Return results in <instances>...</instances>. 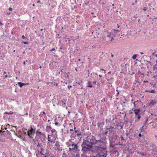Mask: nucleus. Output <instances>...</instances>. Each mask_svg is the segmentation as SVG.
I'll return each instance as SVG.
<instances>
[{
    "mask_svg": "<svg viewBox=\"0 0 157 157\" xmlns=\"http://www.w3.org/2000/svg\"><path fill=\"white\" fill-rule=\"evenodd\" d=\"M6 14H7L8 15H10V12H8V13H6Z\"/></svg>",
    "mask_w": 157,
    "mask_h": 157,
    "instance_id": "603ef678",
    "label": "nucleus"
},
{
    "mask_svg": "<svg viewBox=\"0 0 157 157\" xmlns=\"http://www.w3.org/2000/svg\"><path fill=\"white\" fill-rule=\"evenodd\" d=\"M108 133V131L107 130H106V129L103 132L102 134L103 136H105V135H107Z\"/></svg>",
    "mask_w": 157,
    "mask_h": 157,
    "instance_id": "f3484780",
    "label": "nucleus"
},
{
    "mask_svg": "<svg viewBox=\"0 0 157 157\" xmlns=\"http://www.w3.org/2000/svg\"><path fill=\"white\" fill-rule=\"evenodd\" d=\"M44 82L45 83H46L48 85V84H49V83H51V84L52 85H52L53 84V82Z\"/></svg>",
    "mask_w": 157,
    "mask_h": 157,
    "instance_id": "a878e982",
    "label": "nucleus"
},
{
    "mask_svg": "<svg viewBox=\"0 0 157 157\" xmlns=\"http://www.w3.org/2000/svg\"><path fill=\"white\" fill-rule=\"evenodd\" d=\"M101 70H102L103 71H105V69H101Z\"/></svg>",
    "mask_w": 157,
    "mask_h": 157,
    "instance_id": "3c124183",
    "label": "nucleus"
},
{
    "mask_svg": "<svg viewBox=\"0 0 157 157\" xmlns=\"http://www.w3.org/2000/svg\"><path fill=\"white\" fill-rule=\"evenodd\" d=\"M147 7H144V8L143 9V10L144 11H147Z\"/></svg>",
    "mask_w": 157,
    "mask_h": 157,
    "instance_id": "cd10ccee",
    "label": "nucleus"
},
{
    "mask_svg": "<svg viewBox=\"0 0 157 157\" xmlns=\"http://www.w3.org/2000/svg\"><path fill=\"white\" fill-rule=\"evenodd\" d=\"M137 17L136 16V15H134V16L133 17V18H137Z\"/></svg>",
    "mask_w": 157,
    "mask_h": 157,
    "instance_id": "8fccbe9b",
    "label": "nucleus"
},
{
    "mask_svg": "<svg viewBox=\"0 0 157 157\" xmlns=\"http://www.w3.org/2000/svg\"><path fill=\"white\" fill-rule=\"evenodd\" d=\"M51 131L52 132V133H53L56 132V130L55 129H53L52 130H51Z\"/></svg>",
    "mask_w": 157,
    "mask_h": 157,
    "instance_id": "c756f323",
    "label": "nucleus"
},
{
    "mask_svg": "<svg viewBox=\"0 0 157 157\" xmlns=\"http://www.w3.org/2000/svg\"><path fill=\"white\" fill-rule=\"evenodd\" d=\"M115 35L113 32H109L107 31L104 32V35L102 37V38L107 42H108L110 40L112 41L114 40V37Z\"/></svg>",
    "mask_w": 157,
    "mask_h": 157,
    "instance_id": "f257e3e1",
    "label": "nucleus"
},
{
    "mask_svg": "<svg viewBox=\"0 0 157 157\" xmlns=\"http://www.w3.org/2000/svg\"><path fill=\"white\" fill-rule=\"evenodd\" d=\"M138 136L139 137H141L142 136V135L140 133L139 134Z\"/></svg>",
    "mask_w": 157,
    "mask_h": 157,
    "instance_id": "a19ab883",
    "label": "nucleus"
},
{
    "mask_svg": "<svg viewBox=\"0 0 157 157\" xmlns=\"http://www.w3.org/2000/svg\"><path fill=\"white\" fill-rule=\"evenodd\" d=\"M22 43H24V44H28V41H26V42H25V41H23L22 42Z\"/></svg>",
    "mask_w": 157,
    "mask_h": 157,
    "instance_id": "72a5a7b5",
    "label": "nucleus"
},
{
    "mask_svg": "<svg viewBox=\"0 0 157 157\" xmlns=\"http://www.w3.org/2000/svg\"><path fill=\"white\" fill-rule=\"evenodd\" d=\"M39 130H37L36 131V134H37V135L39 134L40 135H43L42 134V133L41 132L39 131Z\"/></svg>",
    "mask_w": 157,
    "mask_h": 157,
    "instance_id": "aec40b11",
    "label": "nucleus"
},
{
    "mask_svg": "<svg viewBox=\"0 0 157 157\" xmlns=\"http://www.w3.org/2000/svg\"><path fill=\"white\" fill-rule=\"evenodd\" d=\"M113 79V78L112 77H111V78H110V80H112Z\"/></svg>",
    "mask_w": 157,
    "mask_h": 157,
    "instance_id": "69168bd1",
    "label": "nucleus"
},
{
    "mask_svg": "<svg viewBox=\"0 0 157 157\" xmlns=\"http://www.w3.org/2000/svg\"><path fill=\"white\" fill-rule=\"evenodd\" d=\"M149 91H150V90H145V92H149Z\"/></svg>",
    "mask_w": 157,
    "mask_h": 157,
    "instance_id": "0e129e2a",
    "label": "nucleus"
},
{
    "mask_svg": "<svg viewBox=\"0 0 157 157\" xmlns=\"http://www.w3.org/2000/svg\"><path fill=\"white\" fill-rule=\"evenodd\" d=\"M88 85L87 86V87H93V86L91 85V83L90 82H88Z\"/></svg>",
    "mask_w": 157,
    "mask_h": 157,
    "instance_id": "4be33fe9",
    "label": "nucleus"
},
{
    "mask_svg": "<svg viewBox=\"0 0 157 157\" xmlns=\"http://www.w3.org/2000/svg\"><path fill=\"white\" fill-rule=\"evenodd\" d=\"M75 135H76V134H77L78 133H77L78 132V131L77 130H75Z\"/></svg>",
    "mask_w": 157,
    "mask_h": 157,
    "instance_id": "4c0bfd02",
    "label": "nucleus"
},
{
    "mask_svg": "<svg viewBox=\"0 0 157 157\" xmlns=\"http://www.w3.org/2000/svg\"><path fill=\"white\" fill-rule=\"evenodd\" d=\"M61 102L62 103V105H66V104L65 102H64L63 101H61Z\"/></svg>",
    "mask_w": 157,
    "mask_h": 157,
    "instance_id": "7c9ffc66",
    "label": "nucleus"
},
{
    "mask_svg": "<svg viewBox=\"0 0 157 157\" xmlns=\"http://www.w3.org/2000/svg\"><path fill=\"white\" fill-rule=\"evenodd\" d=\"M56 139V138H54L52 135H48V142H51L52 144L55 143Z\"/></svg>",
    "mask_w": 157,
    "mask_h": 157,
    "instance_id": "6e6552de",
    "label": "nucleus"
},
{
    "mask_svg": "<svg viewBox=\"0 0 157 157\" xmlns=\"http://www.w3.org/2000/svg\"><path fill=\"white\" fill-rule=\"evenodd\" d=\"M148 57L149 56H146V55H144V56H143V57Z\"/></svg>",
    "mask_w": 157,
    "mask_h": 157,
    "instance_id": "5fc2aeb1",
    "label": "nucleus"
},
{
    "mask_svg": "<svg viewBox=\"0 0 157 157\" xmlns=\"http://www.w3.org/2000/svg\"><path fill=\"white\" fill-rule=\"evenodd\" d=\"M153 70L155 72H157V67H156L155 65L153 66Z\"/></svg>",
    "mask_w": 157,
    "mask_h": 157,
    "instance_id": "412c9836",
    "label": "nucleus"
},
{
    "mask_svg": "<svg viewBox=\"0 0 157 157\" xmlns=\"http://www.w3.org/2000/svg\"><path fill=\"white\" fill-rule=\"evenodd\" d=\"M36 129H34L32 127L31 128V129L28 131L27 134L30 138H32L33 134H35Z\"/></svg>",
    "mask_w": 157,
    "mask_h": 157,
    "instance_id": "0eeeda50",
    "label": "nucleus"
},
{
    "mask_svg": "<svg viewBox=\"0 0 157 157\" xmlns=\"http://www.w3.org/2000/svg\"><path fill=\"white\" fill-rule=\"evenodd\" d=\"M137 154H139V156L140 157H143V156H146V154H144V152H137Z\"/></svg>",
    "mask_w": 157,
    "mask_h": 157,
    "instance_id": "2eb2a0df",
    "label": "nucleus"
},
{
    "mask_svg": "<svg viewBox=\"0 0 157 157\" xmlns=\"http://www.w3.org/2000/svg\"><path fill=\"white\" fill-rule=\"evenodd\" d=\"M10 11H11L12 10V8H11V7H10L9 9H8Z\"/></svg>",
    "mask_w": 157,
    "mask_h": 157,
    "instance_id": "e433bc0d",
    "label": "nucleus"
},
{
    "mask_svg": "<svg viewBox=\"0 0 157 157\" xmlns=\"http://www.w3.org/2000/svg\"><path fill=\"white\" fill-rule=\"evenodd\" d=\"M72 139H70L69 141H71V143L69 144V151H71L75 152L77 151H79L80 150L79 149V146L77 144L74 142H72L71 141L72 140Z\"/></svg>",
    "mask_w": 157,
    "mask_h": 157,
    "instance_id": "7ed1b4c3",
    "label": "nucleus"
},
{
    "mask_svg": "<svg viewBox=\"0 0 157 157\" xmlns=\"http://www.w3.org/2000/svg\"><path fill=\"white\" fill-rule=\"evenodd\" d=\"M134 109L133 108L132 110H129V114H132L133 113V111H134Z\"/></svg>",
    "mask_w": 157,
    "mask_h": 157,
    "instance_id": "5701e85b",
    "label": "nucleus"
},
{
    "mask_svg": "<svg viewBox=\"0 0 157 157\" xmlns=\"http://www.w3.org/2000/svg\"><path fill=\"white\" fill-rule=\"evenodd\" d=\"M145 61L147 62V63H151V62H150V61H147V60H146Z\"/></svg>",
    "mask_w": 157,
    "mask_h": 157,
    "instance_id": "37998d69",
    "label": "nucleus"
},
{
    "mask_svg": "<svg viewBox=\"0 0 157 157\" xmlns=\"http://www.w3.org/2000/svg\"><path fill=\"white\" fill-rule=\"evenodd\" d=\"M97 82V81H93L92 82L93 83L96 84V83Z\"/></svg>",
    "mask_w": 157,
    "mask_h": 157,
    "instance_id": "de8ad7c7",
    "label": "nucleus"
},
{
    "mask_svg": "<svg viewBox=\"0 0 157 157\" xmlns=\"http://www.w3.org/2000/svg\"><path fill=\"white\" fill-rule=\"evenodd\" d=\"M90 145L92 146L93 145L96 144L97 140H96L95 138L94 137H92L91 138L87 137L86 140H85Z\"/></svg>",
    "mask_w": 157,
    "mask_h": 157,
    "instance_id": "20e7f679",
    "label": "nucleus"
},
{
    "mask_svg": "<svg viewBox=\"0 0 157 157\" xmlns=\"http://www.w3.org/2000/svg\"><path fill=\"white\" fill-rule=\"evenodd\" d=\"M68 87L69 89H70V88L72 87V86H68Z\"/></svg>",
    "mask_w": 157,
    "mask_h": 157,
    "instance_id": "a18cd8bd",
    "label": "nucleus"
},
{
    "mask_svg": "<svg viewBox=\"0 0 157 157\" xmlns=\"http://www.w3.org/2000/svg\"><path fill=\"white\" fill-rule=\"evenodd\" d=\"M89 3V2L88 1H86L85 2V4L86 5H87Z\"/></svg>",
    "mask_w": 157,
    "mask_h": 157,
    "instance_id": "bb28decb",
    "label": "nucleus"
},
{
    "mask_svg": "<svg viewBox=\"0 0 157 157\" xmlns=\"http://www.w3.org/2000/svg\"><path fill=\"white\" fill-rule=\"evenodd\" d=\"M120 138H121V140H124V138L122 137H120Z\"/></svg>",
    "mask_w": 157,
    "mask_h": 157,
    "instance_id": "6e6d98bb",
    "label": "nucleus"
},
{
    "mask_svg": "<svg viewBox=\"0 0 157 157\" xmlns=\"http://www.w3.org/2000/svg\"><path fill=\"white\" fill-rule=\"evenodd\" d=\"M149 92L152 93H155V91L154 90H150Z\"/></svg>",
    "mask_w": 157,
    "mask_h": 157,
    "instance_id": "393cba45",
    "label": "nucleus"
},
{
    "mask_svg": "<svg viewBox=\"0 0 157 157\" xmlns=\"http://www.w3.org/2000/svg\"><path fill=\"white\" fill-rule=\"evenodd\" d=\"M140 54L142 55V54H144V53L143 52H140Z\"/></svg>",
    "mask_w": 157,
    "mask_h": 157,
    "instance_id": "680f3d73",
    "label": "nucleus"
},
{
    "mask_svg": "<svg viewBox=\"0 0 157 157\" xmlns=\"http://www.w3.org/2000/svg\"><path fill=\"white\" fill-rule=\"evenodd\" d=\"M22 38H25V36L24 35H23L22 36Z\"/></svg>",
    "mask_w": 157,
    "mask_h": 157,
    "instance_id": "13d9d810",
    "label": "nucleus"
},
{
    "mask_svg": "<svg viewBox=\"0 0 157 157\" xmlns=\"http://www.w3.org/2000/svg\"><path fill=\"white\" fill-rule=\"evenodd\" d=\"M54 85L56 86H57V85H58V84L57 83H56V84H54Z\"/></svg>",
    "mask_w": 157,
    "mask_h": 157,
    "instance_id": "e2e57ef3",
    "label": "nucleus"
},
{
    "mask_svg": "<svg viewBox=\"0 0 157 157\" xmlns=\"http://www.w3.org/2000/svg\"><path fill=\"white\" fill-rule=\"evenodd\" d=\"M37 146L38 147L37 150L38 151L39 153L41 155H44L42 152L44 151V149L43 146L42 144L41 143H38L37 145Z\"/></svg>",
    "mask_w": 157,
    "mask_h": 157,
    "instance_id": "39448f33",
    "label": "nucleus"
},
{
    "mask_svg": "<svg viewBox=\"0 0 157 157\" xmlns=\"http://www.w3.org/2000/svg\"><path fill=\"white\" fill-rule=\"evenodd\" d=\"M55 150H57L58 151H62V147H60L58 142H56L55 145L53 147Z\"/></svg>",
    "mask_w": 157,
    "mask_h": 157,
    "instance_id": "1a4fd4ad",
    "label": "nucleus"
},
{
    "mask_svg": "<svg viewBox=\"0 0 157 157\" xmlns=\"http://www.w3.org/2000/svg\"><path fill=\"white\" fill-rule=\"evenodd\" d=\"M114 129V127L112 126H110L109 128H107L106 130H107L109 132V134H110L113 132V130Z\"/></svg>",
    "mask_w": 157,
    "mask_h": 157,
    "instance_id": "9b49d317",
    "label": "nucleus"
},
{
    "mask_svg": "<svg viewBox=\"0 0 157 157\" xmlns=\"http://www.w3.org/2000/svg\"><path fill=\"white\" fill-rule=\"evenodd\" d=\"M81 157H92L88 156H87L86 155H85V156H82Z\"/></svg>",
    "mask_w": 157,
    "mask_h": 157,
    "instance_id": "c03bdc74",
    "label": "nucleus"
},
{
    "mask_svg": "<svg viewBox=\"0 0 157 157\" xmlns=\"http://www.w3.org/2000/svg\"><path fill=\"white\" fill-rule=\"evenodd\" d=\"M136 103L135 101L133 102V104L134 105L135 107H136Z\"/></svg>",
    "mask_w": 157,
    "mask_h": 157,
    "instance_id": "ea45409f",
    "label": "nucleus"
},
{
    "mask_svg": "<svg viewBox=\"0 0 157 157\" xmlns=\"http://www.w3.org/2000/svg\"><path fill=\"white\" fill-rule=\"evenodd\" d=\"M82 151L83 152H86L87 151H90L92 148V146L90 145L88 142L85 140H83L82 145Z\"/></svg>",
    "mask_w": 157,
    "mask_h": 157,
    "instance_id": "f03ea898",
    "label": "nucleus"
},
{
    "mask_svg": "<svg viewBox=\"0 0 157 157\" xmlns=\"http://www.w3.org/2000/svg\"><path fill=\"white\" fill-rule=\"evenodd\" d=\"M130 133H128L127 132L126 133V135L127 136H128V135H129L130 134Z\"/></svg>",
    "mask_w": 157,
    "mask_h": 157,
    "instance_id": "58836bf2",
    "label": "nucleus"
},
{
    "mask_svg": "<svg viewBox=\"0 0 157 157\" xmlns=\"http://www.w3.org/2000/svg\"><path fill=\"white\" fill-rule=\"evenodd\" d=\"M55 50V49L54 48H52V49L51 50V51H54Z\"/></svg>",
    "mask_w": 157,
    "mask_h": 157,
    "instance_id": "49530a36",
    "label": "nucleus"
},
{
    "mask_svg": "<svg viewBox=\"0 0 157 157\" xmlns=\"http://www.w3.org/2000/svg\"><path fill=\"white\" fill-rule=\"evenodd\" d=\"M13 113V112H12L11 111H10L9 112H5L4 113V114H12Z\"/></svg>",
    "mask_w": 157,
    "mask_h": 157,
    "instance_id": "6ab92c4d",
    "label": "nucleus"
},
{
    "mask_svg": "<svg viewBox=\"0 0 157 157\" xmlns=\"http://www.w3.org/2000/svg\"><path fill=\"white\" fill-rule=\"evenodd\" d=\"M40 0H38L37 2V3H40Z\"/></svg>",
    "mask_w": 157,
    "mask_h": 157,
    "instance_id": "338daca9",
    "label": "nucleus"
},
{
    "mask_svg": "<svg viewBox=\"0 0 157 157\" xmlns=\"http://www.w3.org/2000/svg\"><path fill=\"white\" fill-rule=\"evenodd\" d=\"M111 73V71H109V72H108V74H110Z\"/></svg>",
    "mask_w": 157,
    "mask_h": 157,
    "instance_id": "774afa93",
    "label": "nucleus"
},
{
    "mask_svg": "<svg viewBox=\"0 0 157 157\" xmlns=\"http://www.w3.org/2000/svg\"><path fill=\"white\" fill-rule=\"evenodd\" d=\"M95 149L98 153H100L106 149V147H95Z\"/></svg>",
    "mask_w": 157,
    "mask_h": 157,
    "instance_id": "9d476101",
    "label": "nucleus"
},
{
    "mask_svg": "<svg viewBox=\"0 0 157 157\" xmlns=\"http://www.w3.org/2000/svg\"><path fill=\"white\" fill-rule=\"evenodd\" d=\"M61 72H63V73H65V72L64 71V70H61Z\"/></svg>",
    "mask_w": 157,
    "mask_h": 157,
    "instance_id": "79ce46f5",
    "label": "nucleus"
},
{
    "mask_svg": "<svg viewBox=\"0 0 157 157\" xmlns=\"http://www.w3.org/2000/svg\"><path fill=\"white\" fill-rule=\"evenodd\" d=\"M137 57V55H136V54H134V55L132 57V58L134 59H136V58Z\"/></svg>",
    "mask_w": 157,
    "mask_h": 157,
    "instance_id": "b1692460",
    "label": "nucleus"
},
{
    "mask_svg": "<svg viewBox=\"0 0 157 157\" xmlns=\"http://www.w3.org/2000/svg\"><path fill=\"white\" fill-rule=\"evenodd\" d=\"M134 113L136 115V116L140 114V109H134Z\"/></svg>",
    "mask_w": 157,
    "mask_h": 157,
    "instance_id": "ddd939ff",
    "label": "nucleus"
},
{
    "mask_svg": "<svg viewBox=\"0 0 157 157\" xmlns=\"http://www.w3.org/2000/svg\"><path fill=\"white\" fill-rule=\"evenodd\" d=\"M106 156L105 155H97L95 156H93L92 157H105Z\"/></svg>",
    "mask_w": 157,
    "mask_h": 157,
    "instance_id": "a211bd4d",
    "label": "nucleus"
},
{
    "mask_svg": "<svg viewBox=\"0 0 157 157\" xmlns=\"http://www.w3.org/2000/svg\"><path fill=\"white\" fill-rule=\"evenodd\" d=\"M96 144L97 145L96 147H106L105 143L100 140H97Z\"/></svg>",
    "mask_w": 157,
    "mask_h": 157,
    "instance_id": "423d86ee",
    "label": "nucleus"
},
{
    "mask_svg": "<svg viewBox=\"0 0 157 157\" xmlns=\"http://www.w3.org/2000/svg\"><path fill=\"white\" fill-rule=\"evenodd\" d=\"M156 103V101L154 100H152L150 101L149 105L151 106H154Z\"/></svg>",
    "mask_w": 157,
    "mask_h": 157,
    "instance_id": "4468645a",
    "label": "nucleus"
},
{
    "mask_svg": "<svg viewBox=\"0 0 157 157\" xmlns=\"http://www.w3.org/2000/svg\"><path fill=\"white\" fill-rule=\"evenodd\" d=\"M114 33H117L118 32V30H114Z\"/></svg>",
    "mask_w": 157,
    "mask_h": 157,
    "instance_id": "c85d7f7f",
    "label": "nucleus"
},
{
    "mask_svg": "<svg viewBox=\"0 0 157 157\" xmlns=\"http://www.w3.org/2000/svg\"><path fill=\"white\" fill-rule=\"evenodd\" d=\"M18 85L20 86V87H22L24 85H26V84L20 82H19L17 83Z\"/></svg>",
    "mask_w": 157,
    "mask_h": 157,
    "instance_id": "dca6fc26",
    "label": "nucleus"
},
{
    "mask_svg": "<svg viewBox=\"0 0 157 157\" xmlns=\"http://www.w3.org/2000/svg\"><path fill=\"white\" fill-rule=\"evenodd\" d=\"M47 128H48L51 130H52V127L50 126H47Z\"/></svg>",
    "mask_w": 157,
    "mask_h": 157,
    "instance_id": "473e14b6",
    "label": "nucleus"
},
{
    "mask_svg": "<svg viewBox=\"0 0 157 157\" xmlns=\"http://www.w3.org/2000/svg\"><path fill=\"white\" fill-rule=\"evenodd\" d=\"M138 73V74H141V75H144V74L143 73H142L141 72H140V71H139Z\"/></svg>",
    "mask_w": 157,
    "mask_h": 157,
    "instance_id": "f704fd0d",
    "label": "nucleus"
},
{
    "mask_svg": "<svg viewBox=\"0 0 157 157\" xmlns=\"http://www.w3.org/2000/svg\"><path fill=\"white\" fill-rule=\"evenodd\" d=\"M74 137L75 139L77 138L78 139H81L82 138V136L81 134L78 133L77 134L75 135Z\"/></svg>",
    "mask_w": 157,
    "mask_h": 157,
    "instance_id": "f8f14e48",
    "label": "nucleus"
},
{
    "mask_svg": "<svg viewBox=\"0 0 157 157\" xmlns=\"http://www.w3.org/2000/svg\"><path fill=\"white\" fill-rule=\"evenodd\" d=\"M8 77V75H6L5 76V78H7Z\"/></svg>",
    "mask_w": 157,
    "mask_h": 157,
    "instance_id": "052dcab7",
    "label": "nucleus"
},
{
    "mask_svg": "<svg viewBox=\"0 0 157 157\" xmlns=\"http://www.w3.org/2000/svg\"><path fill=\"white\" fill-rule=\"evenodd\" d=\"M68 133H69L68 131H66V132H64V134Z\"/></svg>",
    "mask_w": 157,
    "mask_h": 157,
    "instance_id": "09e8293b",
    "label": "nucleus"
},
{
    "mask_svg": "<svg viewBox=\"0 0 157 157\" xmlns=\"http://www.w3.org/2000/svg\"><path fill=\"white\" fill-rule=\"evenodd\" d=\"M105 101V98L101 100V102H104Z\"/></svg>",
    "mask_w": 157,
    "mask_h": 157,
    "instance_id": "c9c22d12",
    "label": "nucleus"
},
{
    "mask_svg": "<svg viewBox=\"0 0 157 157\" xmlns=\"http://www.w3.org/2000/svg\"><path fill=\"white\" fill-rule=\"evenodd\" d=\"M135 2L136 4H137V0H135Z\"/></svg>",
    "mask_w": 157,
    "mask_h": 157,
    "instance_id": "4d7b16f0",
    "label": "nucleus"
},
{
    "mask_svg": "<svg viewBox=\"0 0 157 157\" xmlns=\"http://www.w3.org/2000/svg\"><path fill=\"white\" fill-rule=\"evenodd\" d=\"M3 25V24L1 23V21H0V25Z\"/></svg>",
    "mask_w": 157,
    "mask_h": 157,
    "instance_id": "bf43d9fd",
    "label": "nucleus"
},
{
    "mask_svg": "<svg viewBox=\"0 0 157 157\" xmlns=\"http://www.w3.org/2000/svg\"><path fill=\"white\" fill-rule=\"evenodd\" d=\"M58 124V122H55V124L56 125H57Z\"/></svg>",
    "mask_w": 157,
    "mask_h": 157,
    "instance_id": "864d4df0",
    "label": "nucleus"
},
{
    "mask_svg": "<svg viewBox=\"0 0 157 157\" xmlns=\"http://www.w3.org/2000/svg\"><path fill=\"white\" fill-rule=\"evenodd\" d=\"M138 116L137 117V118L139 119L141 118V116H140V113L139 114V115H137Z\"/></svg>",
    "mask_w": 157,
    "mask_h": 157,
    "instance_id": "2f4dec72",
    "label": "nucleus"
}]
</instances>
